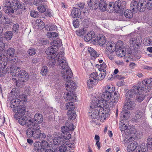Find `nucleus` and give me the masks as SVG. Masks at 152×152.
Returning <instances> with one entry per match:
<instances>
[{"label": "nucleus", "mask_w": 152, "mask_h": 152, "mask_svg": "<svg viewBox=\"0 0 152 152\" xmlns=\"http://www.w3.org/2000/svg\"><path fill=\"white\" fill-rule=\"evenodd\" d=\"M9 58L10 59V61H11V62L12 63H16L18 61V58L16 56V55L12 57H10V58Z\"/></svg>", "instance_id": "774afa93"}, {"label": "nucleus", "mask_w": 152, "mask_h": 152, "mask_svg": "<svg viewBox=\"0 0 152 152\" xmlns=\"http://www.w3.org/2000/svg\"><path fill=\"white\" fill-rule=\"evenodd\" d=\"M12 32L11 31H7L5 32L4 35V40L5 39L8 40L11 39L12 37Z\"/></svg>", "instance_id": "c9c22d12"}, {"label": "nucleus", "mask_w": 152, "mask_h": 152, "mask_svg": "<svg viewBox=\"0 0 152 152\" xmlns=\"http://www.w3.org/2000/svg\"><path fill=\"white\" fill-rule=\"evenodd\" d=\"M135 113V116L133 118V121L135 122L139 121V120L141 119V118L144 116V113L139 110H137Z\"/></svg>", "instance_id": "b1692460"}, {"label": "nucleus", "mask_w": 152, "mask_h": 152, "mask_svg": "<svg viewBox=\"0 0 152 152\" xmlns=\"http://www.w3.org/2000/svg\"><path fill=\"white\" fill-rule=\"evenodd\" d=\"M15 55V50L14 48H10L7 50L6 55L9 58Z\"/></svg>", "instance_id": "c85d7f7f"}, {"label": "nucleus", "mask_w": 152, "mask_h": 152, "mask_svg": "<svg viewBox=\"0 0 152 152\" xmlns=\"http://www.w3.org/2000/svg\"><path fill=\"white\" fill-rule=\"evenodd\" d=\"M104 91L103 93L101 98L100 100L98 99V103L99 102H101L100 104H104V107L106 106L107 104L109 103L110 104V105H113L114 103H117L119 99V94L115 91L113 95L112 93H113L115 91V88L111 84H109L105 86L103 89ZM97 100L96 99V101Z\"/></svg>", "instance_id": "7ed1b4c3"}, {"label": "nucleus", "mask_w": 152, "mask_h": 152, "mask_svg": "<svg viewBox=\"0 0 152 152\" xmlns=\"http://www.w3.org/2000/svg\"><path fill=\"white\" fill-rule=\"evenodd\" d=\"M36 49L34 48L31 47L28 50L27 52L29 55L32 56L34 55L36 52Z\"/></svg>", "instance_id": "8fccbe9b"}, {"label": "nucleus", "mask_w": 152, "mask_h": 152, "mask_svg": "<svg viewBox=\"0 0 152 152\" xmlns=\"http://www.w3.org/2000/svg\"><path fill=\"white\" fill-rule=\"evenodd\" d=\"M139 9L138 10L140 12H143L146 6V0H139L138 2Z\"/></svg>", "instance_id": "4be33fe9"}, {"label": "nucleus", "mask_w": 152, "mask_h": 152, "mask_svg": "<svg viewBox=\"0 0 152 152\" xmlns=\"http://www.w3.org/2000/svg\"><path fill=\"white\" fill-rule=\"evenodd\" d=\"M70 93L69 92L67 93L66 95L64 96L65 100L71 101V102L75 101L76 100V99H74V98L71 95V94H72L71 92L70 91Z\"/></svg>", "instance_id": "7c9ffc66"}, {"label": "nucleus", "mask_w": 152, "mask_h": 152, "mask_svg": "<svg viewBox=\"0 0 152 152\" xmlns=\"http://www.w3.org/2000/svg\"><path fill=\"white\" fill-rule=\"evenodd\" d=\"M67 113L68 117L69 119L73 120L76 118V115L75 111H68Z\"/></svg>", "instance_id": "e433bc0d"}, {"label": "nucleus", "mask_w": 152, "mask_h": 152, "mask_svg": "<svg viewBox=\"0 0 152 152\" xmlns=\"http://www.w3.org/2000/svg\"><path fill=\"white\" fill-rule=\"evenodd\" d=\"M100 73L99 75H98V77L100 79L102 80L104 78L106 74V72L105 70H102V71L100 72Z\"/></svg>", "instance_id": "de8ad7c7"}, {"label": "nucleus", "mask_w": 152, "mask_h": 152, "mask_svg": "<svg viewBox=\"0 0 152 152\" xmlns=\"http://www.w3.org/2000/svg\"><path fill=\"white\" fill-rule=\"evenodd\" d=\"M135 132V130H134V129L133 127H130L129 128L128 131L126 133V134L129 135L132 134H134Z\"/></svg>", "instance_id": "69168bd1"}, {"label": "nucleus", "mask_w": 152, "mask_h": 152, "mask_svg": "<svg viewBox=\"0 0 152 152\" xmlns=\"http://www.w3.org/2000/svg\"><path fill=\"white\" fill-rule=\"evenodd\" d=\"M20 102L21 101L18 99L13 100L11 102L10 107L13 108L12 110L14 112H18L20 113V111L23 112L26 110V108L24 105H19Z\"/></svg>", "instance_id": "9d476101"}, {"label": "nucleus", "mask_w": 152, "mask_h": 152, "mask_svg": "<svg viewBox=\"0 0 152 152\" xmlns=\"http://www.w3.org/2000/svg\"><path fill=\"white\" fill-rule=\"evenodd\" d=\"M13 5L14 6V9L17 10L19 9L22 11L26 10V7L25 4L21 2H20L18 0L14 1L13 2Z\"/></svg>", "instance_id": "dca6fc26"}, {"label": "nucleus", "mask_w": 152, "mask_h": 152, "mask_svg": "<svg viewBox=\"0 0 152 152\" xmlns=\"http://www.w3.org/2000/svg\"><path fill=\"white\" fill-rule=\"evenodd\" d=\"M58 57L56 61L57 65L59 66V68L62 69L63 72V77L64 79H68L72 76L71 70L68 66L66 59L64 56L63 53L60 52L58 54Z\"/></svg>", "instance_id": "20e7f679"}, {"label": "nucleus", "mask_w": 152, "mask_h": 152, "mask_svg": "<svg viewBox=\"0 0 152 152\" xmlns=\"http://www.w3.org/2000/svg\"><path fill=\"white\" fill-rule=\"evenodd\" d=\"M126 123V121H124L122 120L121 121L120 123L119 124L120 126V130L122 132H124L126 134L127 132L128 131L129 128L130 127V126Z\"/></svg>", "instance_id": "f3484780"}, {"label": "nucleus", "mask_w": 152, "mask_h": 152, "mask_svg": "<svg viewBox=\"0 0 152 152\" xmlns=\"http://www.w3.org/2000/svg\"><path fill=\"white\" fill-rule=\"evenodd\" d=\"M80 11L78 8L74 7L71 12V15L74 18H77L80 15Z\"/></svg>", "instance_id": "cd10ccee"}, {"label": "nucleus", "mask_w": 152, "mask_h": 152, "mask_svg": "<svg viewBox=\"0 0 152 152\" xmlns=\"http://www.w3.org/2000/svg\"><path fill=\"white\" fill-rule=\"evenodd\" d=\"M130 41L132 44L134 45L136 48H138L140 45V41L137 40L136 38H131Z\"/></svg>", "instance_id": "58836bf2"}, {"label": "nucleus", "mask_w": 152, "mask_h": 152, "mask_svg": "<svg viewBox=\"0 0 152 152\" xmlns=\"http://www.w3.org/2000/svg\"><path fill=\"white\" fill-rule=\"evenodd\" d=\"M26 110L23 112L20 111V113L17 112L14 115V118L16 119H18L19 123L21 125H24L27 124V126H31V124L28 123V120L29 118H27L26 116H24L25 113L26 112Z\"/></svg>", "instance_id": "1a4fd4ad"}, {"label": "nucleus", "mask_w": 152, "mask_h": 152, "mask_svg": "<svg viewBox=\"0 0 152 152\" xmlns=\"http://www.w3.org/2000/svg\"><path fill=\"white\" fill-rule=\"evenodd\" d=\"M72 76L69 78L68 79L65 78L64 79L66 81V88L69 91L73 92L76 88V84L73 81L71 80V78Z\"/></svg>", "instance_id": "4468645a"}, {"label": "nucleus", "mask_w": 152, "mask_h": 152, "mask_svg": "<svg viewBox=\"0 0 152 152\" xmlns=\"http://www.w3.org/2000/svg\"><path fill=\"white\" fill-rule=\"evenodd\" d=\"M146 145L149 150L152 149V138H148L147 139Z\"/></svg>", "instance_id": "603ef678"}, {"label": "nucleus", "mask_w": 152, "mask_h": 152, "mask_svg": "<svg viewBox=\"0 0 152 152\" xmlns=\"http://www.w3.org/2000/svg\"><path fill=\"white\" fill-rule=\"evenodd\" d=\"M123 108L121 113V120L126 121L130 116V113L128 110Z\"/></svg>", "instance_id": "aec40b11"}, {"label": "nucleus", "mask_w": 152, "mask_h": 152, "mask_svg": "<svg viewBox=\"0 0 152 152\" xmlns=\"http://www.w3.org/2000/svg\"><path fill=\"white\" fill-rule=\"evenodd\" d=\"M10 2L9 0H6L4 3V7H7L8 9H13L14 6L13 5V2Z\"/></svg>", "instance_id": "4c0bfd02"}, {"label": "nucleus", "mask_w": 152, "mask_h": 152, "mask_svg": "<svg viewBox=\"0 0 152 152\" xmlns=\"http://www.w3.org/2000/svg\"><path fill=\"white\" fill-rule=\"evenodd\" d=\"M99 1L100 0H90L88 5L92 9H96L98 8Z\"/></svg>", "instance_id": "5701e85b"}, {"label": "nucleus", "mask_w": 152, "mask_h": 152, "mask_svg": "<svg viewBox=\"0 0 152 152\" xmlns=\"http://www.w3.org/2000/svg\"><path fill=\"white\" fill-rule=\"evenodd\" d=\"M96 36L94 32L91 31L88 33L84 37V39L86 42H88L90 40L94 42Z\"/></svg>", "instance_id": "a211bd4d"}, {"label": "nucleus", "mask_w": 152, "mask_h": 152, "mask_svg": "<svg viewBox=\"0 0 152 152\" xmlns=\"http://www.w3.org/2000/svg\"><path fill=\"white\" fill-rule=\"evenodd\" d=\"M14 9H7L5 10V12L8 14L10 16L13 17V16L11 13H14Z\"/></svg>", "instance_id": "680f3d73"}, {"label": "nucleus", "mask_w": 152, "mask_h": 152, "mask_svg": "<svg viewBox=\"0 0 152 152\" xmlns=\"http://www.w3.org/2000/svg\"><path fill=\"white\" fill-rule=\"evenodd\" d=\"M137 143L136 141H133L128 145L127 150L128 152H133L137 147Z\"/></svg>", "instance_id": "a878e982"}, {"label": "nucleus", "mask_w": 152, "mask_h": 152, "mask_svg": "<svg viewBox=\"0 0 152 152\" xmlns=\"http://www.w3.org/2000/svg\"><path fill=\"white\" fill-rule=\"evenodd\" d=\"M75 106L73 102H69L67 103L66 104V108L68 111H74Z\"/></svg>", "instance_id": "f704fd0d"}, {"label": "nucleus", "mask_w": 152, "mask_h": 152, "mask_svg": "<svg viewBox=\"0 0 152 152\" xmlns=\"http://www.w3.org/2000/svg\"><path fill=\"white\" fill-rule=\"evenodd\" d=\"M4 39L3 37L0 35V51L3 50L4 48V43L3 42Z\"/></svg>", "instance_id": "a18cd8bd"}, {"label": "nucleus", "mask_w": 152, "mask_h": 152, "mask_svg": "<svg viewBox=\"0 0 152 152\" xmlns=\"http://www.w3.org/2000/svg\"><path fill=\"white\" fill-rule=\"evenodd\" d=\"M129 101L126 102L124 106V108L127 110H132L135 107V104L134 101H131L130 98H128Z\"/></svg>", "instance_id": "412c9836"}, {"label": "nucleus", "mask_w": 152, "mask_h": 152, "mask_svg": "<svg viewBox=\"0 0 152 152\" xmlns=\"http://www.w3.org/2000/svg\"><path fill=\"white\" fill-rule=\"evenodd\" d=\"M50 44L51 46L46 50L45 53L47 55H50L49 57L53 58L56 56V53L58 48L62 45V42L60 39L55 40L51 42Z\"/></svg>", "instance_id": "0eeeda50"}, {"label": "nucleus", "mask_w": 152, "mask_h": 152, "mask_svg": "<svg viewBox=\"0 0 152 152\" xmlns=\"http://www.w3.org/2000/svg\"><path fill=\"white\" fill-rule=\"evenodd\" d=\"M77 35L79 36H83L86 33V30L84 28H81L77 31L76 32Z\"/></svg>", "instance_id": "09e8293b"}, {"label": "nucleus", "mask_w": 152, "mask_h": 152, "mask_svg": "<svg viewBox=\"0 0 152 152\" xmlns=\"http://www.w3.org/2000/svg\"><path fill=\"white\" fill-rule=\"evenodd\" d=\"M98 66L99 70L100 72L102 71V70H105L107 66L105 63H103L102 64L99 65L98 64L96 65V66Z\"/></svg>", "instance_id": "3c124183"}, {"label": "nucleus", "mask_w": 152, "mask_h": 152, "mask_svg": "<svg viewBox=\"0 0 152 152\" xmlns=\"http://www.w3.org/2000/svg\"><path fill=\"white\" fill-rule=\"evenodd\" d=\"M146 6L147 9H152V0H146Z\"/></svg>", "instance_id": "e2e57ef3"}, {"label": "nucleus", "mask_w": 152, "mask_h": 152, "mask_svg": "<svg viewBox=\"0 0 152 152\" xmlns=\"http://www.w3.org/2000/svg\"><path fill=\"white\" fill-rule=\"evenodd\" d=\"M144 44L145 45L147 46L152 45V37L146 38Z\"/></svg>", "instance_id": "c03bdc74"}, {"label": "nucleus", "mask_w": 152, "mask_h": 152, "mask_svg": "<svg viewBox=\"0 0 152 152\" xmlns=\"http://www.w3.org/2000/svg\"><path fill=\"white\" fill-rule=\"evenodd\" d=\"M10 94L11 95L14 96L15 97L18 96L20 95L18 89L16 88H13L12 90L10 92Z\"/></svg>", "instance_id": "49530a36"}, {"label": "nucleus", "mask_w": 152, "mask_h": 152, "mask_svg": "<svg viewBox=\"0 0 152 152\" xmlns=\"http://www.w3.org/2000/svg\"><path fill=\"white\" fill-rule=\"evenodd\" d=\"M106 39L103 35H99L97 37L96 36L94 43H97L99 45H104L106 41Z\"/></svg>", "instance_id": "6ab92c4d"}, {"label": "nucleus", "mask_w": 152, "mask_h": 152, "mask_svg": "<svg viewBox=\"0 0 152 152\" xmlns=\"http://www.w3.org/2000/svg\"><path fill=\"white\" fill-rule=\"evenodd\" d=\"M45 138L44 139V140ZM41 140H42L41 139ZM41 145L42 146V150H43V151L44 150H45L48 148V146L49 144L48 142L45 140H44V139L42 140V142H41Z\"/></svg>", "instance_id": "a19ab883"}, {"label": "nucleus", "mask_w": 152, "mask_h": 152, "mask_svg": "<svg viewBox=\"0 0 152 152\" xmlns=\"http://www.w3.org/2000/svg\"><path fill=\"white\" fill-rule=\"evenodd\" d=\"M88 50L91 56L95 58L98 56L96 51L93 48L91 47L88 48Z\"/></svg>", "instance_id": "473e14b6"}, {"label": "nucleus", "mask_w": 152, "mask_h": 152, "mask_svg": "<svg viewBox=\"0 0 152 152\" xmlns=\"http://www.w3.org/2000/svg\"><path fill=\"white\" fill-rule=\"evenodd\" d=\"M74 129L73 125L72 124L70 123L66 126H62L61 128V131L63 134L67 136L68 133L70 134L69 131H72Z\"/></svg>", "instance_id": "2eb2a0df"}, {"label": "nucleus", "mask_w": 152, "mask_h": 152, "mask_svg": "<svg viewBox=\"0 0 152 152\" xmlns=\"http://www.w3.org/2000/svg\"><path fill=\"white\" fill-rule=\"evenodd\" d=\"M152 80L151 78H149L143 80L142 81V83L145 86L146 84H151Z\"/></svg>", "instance_id": "13d9d810"}, {"label": "nucleus", "mask_w": 152, "mask_h": 152, "mask_svg": "<svg viewBox=\"0 0 152 152\" xmlns=\"http://www.w3.org/2000/svg\"><path fill=\"white\" fill-rule=\"evenodd\" d=\"M48 67L46 66H43L41 69V73L43 76H45L48 72Z\"/></svg>", "instance_id": "6e6d98bb"}, {"label": "nucleus", "mask_w": 152, "mask_h": 152, "mask_svg": "<svg viewBox=\"0 0 152 152\" xmlns=\"http://www.w3.org/2000/svg\"><path fill=\"white\" fill-rule=\"evenodd\" d=\"M134 137H130L125 138L122 141L124 143H128L134 140Z\"/></svg>", "instance_id": "052dcab7"}, {"label": "nucleus", "mask_w": 152, "mask_h": 152, "mask_svg": "<svg viewBox=\"0 0 152 152\" xmlns=\"http://www.w3.org/2000/svg\"><path fill=\"white\" fill-rule=\"evenodd\" d=\"M49 55L48 57L50 59L48 62L49 65L51 67L54 66L55 65L56 63V59H54L55 57L53 58L49 57L50 55Z\"/></svg>", "instance_id": "79ce46f5"}, {"label": "nucleus", "mask_w": 152, "mask_h": 152, "mask_svg": "<svg viewBox=\"0 0 152 152\" xmlns=\"http://www.w3.org/2000/svg\"><path fill=\"white\" fill-rule=\"evenodd\" d=\"M67 149V146L64 144L62 145L59 147V150L60 152H64Z\"/></svg>", "instance_id": "338daca9"}, {"label": "nucleus", "mask_w": 152, "mask_h": 152, "mask_svg": "<svg viewBox=\"0 0 152 152\" xmlns=\"http://www.w3.org/2000/svg\"><path fill=\"white\" fill-rule=\"evenodd\" d=\"M19 25L18 23L14 24L12 28V31L14 33L18 32V31Z\"/></svg>", "instance_id": "0e129e2a"}, {"label": "nucleus", "mask_w": 152, "mask_h": 152, "mask_svg": "<svg viewBox=\"0 0 152 152\" xmlns=\"http://www.w3.org/2000/svg\"><path fill=\"white\" fill-rule=\"evenodd\" d=\"M39 43L40 45L43 46L48 43V40L45 38L40 39L39 41Z\"/></svg>", "instance_id": "864d4df0"}, {"label": "nucleus", "mask_w": 152, "mask_h": 152, "mask_svg": "<svg viewBox=\"0 0 152 152\" xmlns=\"http://www.w3.org/2000/svg\"><path fill=\"white\" fill-rule=\"evenodd\" d=\"M124 15L128 18H131L133 17V13L130 10H127L124 12Z\"/></svg>", "instance_id": "ea45409f"}, {"label": "nucleus", "mask_w": 152, "mask_h": 152, "mask_svg": "<svg viewBox=\"0 0 152 152\" xmlns=\"http://www.w3.org/2000/svg\"><path fill=\"white\" fill-rule=\"evenodd\" d=\"M98 8L102 11H104L106 10L107 4L105 1L100 0Z\"/></svg>", "instance_id": "bb28decb"}, {"label": "nucleus", "mask_w": 152, "mask_h": 152, "mask_svg": "<svg viewBox=\"0 0 152 152\" xmlns=\"http://www.w3.org/2000/svg\"><path fill=\"white\" fill-rule=\"evenodd\" d=\"M115 50L117 52H118L122 56H125V50L121 46H119V48L117 47Z\"/></svg>", "instance_id": "37998d69"}, {"label": "nucleus", "mask_w": 152, "mask_h": 152, "mask_svg": "<svg viewBox=\"0 0 152 152\" xmlns=\"http://www.w3.org/2000/svg\"><path fill=\"white\" fill-rule=\"evenodd\" d=\"M41 142L39 141L36 142L33 144V148L35 151H39L42 149Z\"/></svg>", "instance_id": "2f4dec72"}, {"label": "nucleus", "mask_w": 152, "mask_h": 152, "mask_svg": "<svg viewBox=\"0 0 152 152\" xmlns=\"http://www.w3.org/2000/svg\"><path fill=\"white\" fill-rule=\"evenodd\" d=\"M36 24L40 29H42L45 27V24L41 19H37L36 20Z\"/></svg>", "instance_id": "72a5a7b5"}, {"label": "nucleus", "mask_w": 152, "mask_h": 152, "mask_svg": "<svg viewBox=\"0 0 152 152\" xmlns=\"http://www.w3.org/2000/svg\"><path fill=\"white\" fill-rule=\"evenodd\" d=\"M14 67L13 66H10L7 68L5 65L2 64V66L0 67V76H4L7 73H10L12 74Z\"/></svg>", "instance_id": "f8f14e48"}, {"label": "nucleus", "mask_w": 152, "mask_h": 152, "mask_svg": "<svg viewBox=\"0 0 152 152\" xmlns=\"http://www.w3.org/2000/svg\"><path fill=\"white\" fill-rule=\"evenodd\" d=\"M71 134L69 133H68L67 136L63 134L60 136L55 137L53 139V142L56 145H61L62 144H65L67 145L69 142L66 140H69L71 138Z\"/></svg>", "instance_id": "9b49d317"}, {"label": "nucleus", "mask_w": 152, "mask_h": 152, "mask_svg": "<svg viewBox=\"0 0 152 152\" xmlns=\"http://www.w3.org/2000/svg\"><path fill=\"white\" fill-rule=\"evenodd\" d=\"M43 115L40 113H37L33 118H29L28 123L31 124V127L28 128L26 132L27 137L31 138L32 137L34 138L39 139L43 140L46 137V134L44 132H42L40 130L39 124L43 121Z\"/></svg>", "instance_id": "f257e3e1"}, {"label": "nucleus", "mask_w": 152, "mask_h": 152, "mask_svg": "<svg viewBox=\"0 0 152 152\" xmlns=\"http://www.w3.org/2000/svg\"><path fill=\"white\" fill-rule=\"evenodd\" d=\"M145 88V86H142L141 83H139L134 86L133 88L126 92V97L127 98H132L135 95L141 93Z\"/></svg>", "instance_id": "6e6552de"}, {"label": "nucleus", "mask_w": 152, "mask_h": 152, "mask_svg": "<svg viewBox=\"0 0 152 152\" xmlns=\"http://www.w3.org/2000/svg\"><path fill=\"white\" fill-rule=\"evenodd\" d=\"M145 95L143 94H140L137 97V101L139 102H142L145 98Z\"/></svg>", "instance_id": "4d7b16f0"}, {"label": "nucleus", "mask_w": 152, "mask_h": 152, "mask_svg": "<svg viewBox=\"0 0 152 152\" xmlns=\"http://www.w3.org/2000/svg\"><path fill=\"white\" fill-rule=\"evenodd\" d=\"M37 8L39 11L41 13H43L46 10L45 6H44L42 4L37 7Z\"/></svg>", "instance_id": "bf43d9fd"}, {"label": "nucleus", "mask_w": 152, "mask_h": 152, "mask_svg": "<svg viewBox=\"0 0 152 152\" xmlns=\"http://www.w3.org/2000/svg\"><path fill=\"white\" fill-rule=\"evenodd\" d=\"M89 79L87 81L88 86L90 88L92 87L93 85H94L98 80H100L98 77V72H94L90 75Z\"/></svg>", "instance_id": "ddd939ff"}, {"label": "nucleus", "mask_w": 152, "mask_h": 152, "mask_svg": "<svg viewBox=\"0 0 152 152\" xmlns=\"http://www.w3.org/2000/svg\"><path fill=\"white\" fill-rule=\"evenodd\" d=\"M12 75L19 78L18 81H17L15 78H13L12 79L14 81H15L17 86L20 87H22L24 83L27 81L28 79V73L19 67H14Z\"/></svg>", "instance_id": "39448f33"}, {"label": "nucleus", "mask_w": 152, "mask_h": 152, "mask_svg": "<svg viewBox=\"0 0 152 152\" xmlns=\"http://www.w3.org/2000/svg\"><path fill=\"white\" fill-rule=\"evenodd\" d=\"M30 15L33 18H38L39 15V14H38V12L34 10L31 11Z\"/></svg>", "instance_id": "5fc2aeb1"}, {"label": "nucleus", "mask_w": 152, "mask_h": 152, "mask_svg": "<svg viewBox=\"0 0 152 152\" xmlns=\"http://www.w3.org/2000/svg\"><path fill=\"white\" fill-rule=\"evenodd\" d=\"M106 48L110 52H113L116 49L118 46H115V44L112 43L110 42H108L106 45Z\"/></svg>", "instance_id": "393cba45"}, {"label": "nucleus", "mask_w": 152, "mask_h": 152, "mask_svg": "<svg viewBox=\"0 0 152 152\" xmlns=\"http://www.w3.org/2000/svg\"><path fill=\"white\" fill-rule=\"evenodd\" d=\"M138 4V2L135 1H132L130 4L131 9L134 11H137L139 9Z\"/></svg>", "instance_id": "c756f323"}, {"label": "nucleus", "mask_w": 152, "mask_h": 152, "mask_svg": "<svg viewBox=\"0 0 152 152\" xmlns=\"http://www.w3.org/2000/svg\"><path fill=\"white\" fill-rule=\"evenodd\" d=\"M101 102H99V103H98L97 101H96L95 100H91L89 104L91 110H90L88 115L89 117L92 119L91 122H96V119L97 118L103 121L109 116L110 110L106 107V110H104V104H100Z\"/></svg>", "instance_id": "f03ea898"}, {"label": "nucleus", "mask_w": 152, "mask_h": 152, "mask_svg": "<svg viewBox=\"0 0 152 152\" xmlns=\"http://www.w3.org/2000/svg\"><path fill=\"white\" fill-rule=\"evenodd\" d=\"M126 2L123 0H118L115 2H111L107 4L110 11H115L116 13L123 12L125 10Z\"/></svg>", "instance_id": "423d86ee"}]
</instances>
